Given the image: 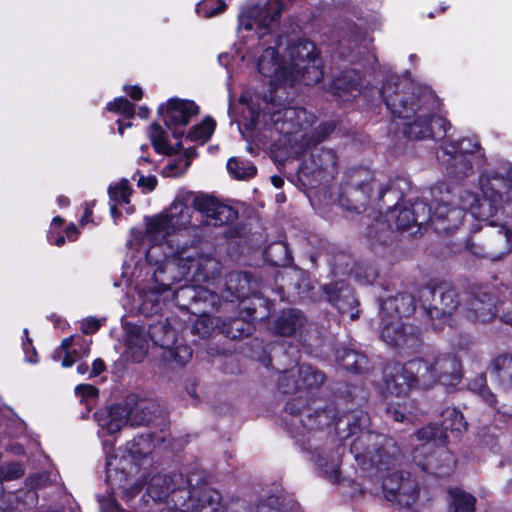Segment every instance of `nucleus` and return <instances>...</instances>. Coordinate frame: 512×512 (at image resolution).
Returning a JSON list of instances; mask_svg holds the SVG:
<instances>
[{"label":"nucleus","instance_id":"dca6fc26","mask_svg":"<svg viewBox=\"0 0 512 512\" xmlns=\"http://www.w3.org/2000/svg\"><path fill=\"white\" fill-rule=\"evenodd\" d=\"M163 120L168 127L185 126L191 117L198 114L197 105L188 100L170 99L164 108H159Z\"/></svg>","mask_w":512,"mask_h":512},{"label":"nucleus","instance_id":"37998d69","mask_svg":"<svg viewBox=\"0 0 512 512\" xmlns=\"http://www.w3.org/2000/svg\"><path fill=\"white\" fill-rule=\"evenodd\" d=\"M215 122L213 119L207 118L202 123L193 127V129L188 133V138L191 141L200 142L201 144L205 143L211 137L212 133L215 129Z\"/></svg>","mask_w":512,"mask_h":512},{"label":"nucleus","instance_id":"58836bf2","mask_svg":"<svg viewBox=\"0 0 512 512\" xmlns=\"http://www.w3.org/2000/svg\"><path fill=\"white\" fill-rule=\"evenodd\" d=\"M494 369L500 384L505 388L512 387V356H499L494 361Z\"/></svg>","mask_w":512,"mask_h":512},{"label":"nucleus","instance_id":"5fc2aeb1","mask_svg":"<svg viewBox=\"0 0 512 512\" xmlns=\"http://www.w3.org/2000/svg\"><path fill=\"white\" fill-rule=\"evenodd\" d=\"M375 227L380 229V233L374 232V228L370 227L367 236L370 238H375L380 242H385L387 236L389 235V226L382 220H377L374 224Z\"/></svg>","mask_w":512,"mask_h":512},{"label":"nucleus","instance_id":"cd10ccee","mask_svg":"<svg viewBox=\"0 0 512 512\" xmlns=\"http://www.w3.org/2000/svg\"><path fill=\"white\" fill-rule=\"evenodd\" d=\"M418 210L425 212V203L422 201L415 202L411 208L400 209L396 217V225L398 229L407 230L413 225L423 226L426 224L425 215L422 217L418 214Z\"/></svg>","mask_w":512,"mask_h":512},{"label":"nucleus","instance_id":"338daca9","mask_svg":"<svg viewBox=\"0 0 512 512\" xmlns=\"http://www.w3.org/2000/svg\"><path fill=\"white\" fill-rule=\"evenodd\" d=\"M66 237L70 241H75L79 235V231L74 224H70L65 229Z\"/></svg>","mask_w":512,"mask_h":512},{"label":"nucleus","instance_id":"2eb2a0df","mask_svg":"<svg viewBox=\"0 0 512 512\" xmlns=\"http://www.w3.org/2000/svg\"><path fill=\"white\" fill-rule=\"evenodd\" d=\"M193 207L206 218L207 225L221 226L237 218V212L232 207L210 196L195 197Z\"/></svg>","mask_w":512,"mask_h":512},{"label":"nucleus","instance_id":"69168bd1","mask_svg":"<svg viewBox=\"0 0 512 512\" xmlns=\"http://www.w3.org/2000/svg\"><path fill=\"white\" fill-rule=\"evenodd\" d=\"M125 91L129 94V96L134 100H140L143 95V91L139 86H129L124 88Z\"/></svg>","mask_w":512,"mask_h":512},{"label":"nucleus","instance_id":"4be33fe9","mask_svg":"<svg viewBox=\"0 0 512 512\" xmlns=\"http://www.w3.org/2000/svg\"><path fill=\"white\" fill-rule=\"evenodd\" d=\"M191 497L192 488H175L172 485L162 502L163 507L160 506L157 509L160 512H188Z\"/></svg>","mask_w":512,"mask_h":512},{"label":"nucleus","instance_id":"72a5a7b5","mask_svg":"<svg viewBox=\"0 0 512 512\" xmlns=\"http://www.w3.org/2000/svg\"><path fill=\"white\" fill-rule=\"evenodd\" d=\"M194 156L195 151L193 149H187L184 154L169 159L163 168V175L166 177H178L183 175L190 166Z\"/></svg>","mask_w":512,"mask_h":512},{"label":"nucleus","instance_id":"0e129e2a","mask_svg":"<svg viewBox=\"0 0 512 512\" xmlns=\"http://www.w3.org/2000/svg\"><path fill=\"white\" fill-rule=\"evenodd\" d=\"M105 370V363L102 359L97 358L94 360L92 365V372L90 377L98 376L100 373H102Z\"/></svg>","mask_w":512,"mask_h":512},{"label":"nucleus","instance_id":"f3484780","mask_svg":"<svg viewBox=\"0 0 512 512\" xmlns=\"http://www.w3.org/2000/svg\"><path fill=\"white\" fill-rule=\"evenodd\" d=\"M91 340L70 336L62 340L60 347L53 354L55 361L61 360L64 368L71 367L77 360L88 356Z\"/></svg>","mask_w":512,"mask_h":512},{"label":"nucleus","instance_id":"f704fd0d","mask_svg":"<svg viewBox=\"0 0 512 512\" xmlns=\"http://www.w3.org/2000/svg\"><path fill=\"white\" fill-rule=\"evenodd\" d=\"M108 193L111 201L110 211L112 216H115L118 204L129 203L132 189L128 180L122 179L118 183L111 185L108 189Z\"/></svg>","mask_w":512,"mask_h":512},{"label":"nucleus","instance_id":"39448f33","mask_svg":"<svg viewBox=\"0 0 512 512\" xmlns=\"http://www.w3.org/2000/svg\"><path fill=\"white\" fill-rule=\"evenodd\" d=\"M481 189L482 198L465 191L460 196V207H448L446 203L438 204L433 216L435 229L444 233L456 230L462 224L466 210L474 218L483 221L495 216L499 209L510 211L511 217L506 224L512 226V178L481 179Z\"/></svg>","mask_w":512,"mask_h":512},{"label":"nucleus","instance_id":"2f4dec72","mask_svg":"<svg viewBox=\"0 0 512 512\" xmlns=\"http://www.w3.org/2000/svg\"><path fill=\"white\" fill-rule=\"evenodd\" d=\"M292 509V501L282 494H277L261 498L256 512H292Z\"/></svg>","mask_w":512,"mask_h":512},{"label":"nucleus","instance_id":"052dcab7","mask_svg":"<svg viewBox=\"0 0 512 512\" xmlns=\"http://www.w3.org/2000/svg\"><path fill=\"white\" fill-rule=\"evenodd\" d=\"M99 503L102 512H119V507L112 498L102 499Z\"/></svg>","mask_w":512,"mask_h":512},{"label":"nucleus","instance_id":"9b49d317","mask_svg":"<svg viewBox=\"0 0 512 512\" xmlns=\"http://www.w3.org/2000/svg\"><path fill=\"white\" fill-rule=\"evenodd\" d=\"M382 339L391 346L408 349L416 348L419 345V333L414 331L412 326H405L402 319L394 317L393 314L380 312Z\"/></svg>","mask_w":512,"mask_h":512},{"label":"nucleus","instance_id":"c85d7f7f","mask_svg":"<svg viewBox=\"0 0 512 512\" xmlns=\"http://www.w3.org/2000/svg\"><path fill=\"white\" fill-rule=\"evenodd\" d=\"M431 194H432V197H433V202L432 204L430 205L429 208H427V205L425 204V212H423L422 210H418V214L422 217L423 215H425V218H426V224L430 223V225L432 226V228L437 232L439 233L434 225H433V216H434V210H435V207L438 205V204H442V203H446L448 205V207H452V196H451V192L446 189L444 187V185H439V186H435L432 188L431 190Z\"/></svg>","mask_w":512,"mask_h":512},{"label":"nucleus","instance_id":"3c124183","mask_svg":"<svg viewBox=\"0 0 512 512\" xmlns=\"http://www.w3.org/2000/svg\"><path fill=\"white\" fill-rule=\"evenodd\" d=\"M445 148H449L454 154L462 153L468 157V154L476 151L478 145L477 143L472 142L470 139H462L457 144H449L445 146Z\"/></svg>","mask_w":512,"mask_h":512},{"label":"nucleus","instance_id":"a19ab883","mask_svg":"<svg viewBox=\"0 0 512 512\" xmlns=\"http://www.w3.org/2000/svg\"><path fill=\"white\" fill-rule=\"evenodd\" d=\"M466 427L464 417L455 408H447L443 411L442 431H462Z\"/></svg>","mask_w":512,"mask_h":512},{"label":"nucleus","instance_id":"f8f14e48","mask_svg":"<svg viewBox=\"0 0 512 512\" xmlns=\"http://www.w3.org/2000/svg\"><path fill=\"white\" fill-rule=\"evenodd\" d=\"M324 381L321 372L310 365H300L281 374L278 386L283 393L289 394L297 390L318 387Z\"/></svg>","mask_w":512,"mask_h":512},{"label":"nucleus","instance_id":"a18cd8bd","mask_svg":"<svg viewBox=\"0 0 512 512\" xmlns=\"http://www.w3.org/2000/svg\"><path fill=\"white\" fill-rule=\"evenodd\" d=\"M226 9V4L221 0H203L198 3L196 12L205 18H211Z\"/></svg>","mask_w":512,"mask_h":512},{"label":"nucleus","instance_id":"4468645a","mask_svg":"<svg viewBox=\"0 0 512 512\" xmlns=\"http://www.w3.org/2000/svg\"><path fill=\"white\" fill-rule=\"evenodd\" d=\"M286 410L291 415L288 423L294 437L303 436L306 431L327 426L332 421L330 410L318 411L314 416L308 408L303 411H296L293 403H288Z\"/></svg>","mask_w":512,"mask_h":512},{"label":"nucleus","instance_id":"7c9ffc66","mask_svg":"<svg viewBox=\"0 0 512 512\" xmlns=\"http://www.w3.org/2000/svg\"><path fill=\"white\" fill-rule=\"evenodd\" d=\"M336 359L344 369L354 372H362L367 366V358L354 350L345 348L338 350Z\"/></svg>","mask_w":512,"mask_h":512},{"label":"nucleus","instance_id":"412c9836","mask_svg":"<svg viewBox=\"0 0 512 512\" xmlns=\"http://www.w3.org/2000/svg\"><path fill=\"white\" fill-rule=\"evenodd\" d=\"M324 298L334 305L340 313H346L354 308L357 303L349 287L339 281L322 287Z\"/></svg>","mask_w":512,"mask_h":512},{"label":"nucleus","instance_id":"423d86ee","mask_svg":"<svg viewBox=\"0 0 512 512\" xmlns=\"http://www.w3.org/2000/svg\"><path fill=\"white\" fill-rule=\"evenodd\" d=\"M462 378L460 361L451 354H439L426 360L408 361L392 375H386L385 388L391 395H406L414 386L429 387L437 382L456 386Z\"/></svg>","mask_w":512,"mask_h":512},{"label":"nucleus","instance_id":"680f3d73","mask_svg":"<svg viewBox=\"0 0 512 512\" xmlns=\"http://www.w3.org/2000/svg\"><path fill=\"white\" fill-rule=\"evenodd\" d=\"M174 297L178 300L179 298L187 295L191 299H195V291L193 288L189 287L186 284L181 285L179 288L174 290Z\"/></svg>","mask_w":512,"mask_h":512},{"label":"nucleus","instance_id":"864d4df0","mask_svg":"<svg viewBox=\"0 0 512 512\" xmlns=\"http://www.w3.org/2000/svg\"><path fill=\"white\" fill-rule=\"evenodd\" d=\"M347 76H343V77H338L336 78L334 81H333V86L334 88L337 90V91H348L351 95L353 96H356V94H354L353 92L356 91V92H359V89H358V83L355 82L354 80L352 81H349V82H346L345 81V78Z\"/></svg>","mask_w":512,"mask_h":512},{"label":"nucleus","instance_id":"a878e982","mask_svg":"<svg viewBox=\"0 0 512 512\" xmlns=\"http://www.w3.org/2000/svg\"><path fill=\"white\" fill-rule=\"evenodd\" d=\"M443 153V162L446 163L448 174L455 178H461L472 172V163L466 155L462 153L454 154L449 148H444Z\"/></svg>","mask_w":512,"mask_h":512},{"label":"nucleus","instance_id":"e433bc0d","mask_svg":"<svg viewBox=\"0 0 512 512\" xmlns=\"http://www.w3.org/2000/svg\"><path fill=\"white\" fill-rule=\"evenodd\" d=\"M312 161L314 165L312 171L322 170L330 175H333L335 172L337 156L331 149L319 150L317 154L312 155Z\"/></svg>","mask_w":512,"mask_h":512},{"label":"nucleus","instance_id":"79ce46f5","mask_svg":"<svg viewBox=\"0 0 512 512\" xmlns=\"http://www.w3.org/2000/svg\"><path fill=\"white\" fill-rule=\"evenodd\" d=\"M469 389L478 394L487 404L495 407L497 402L496 396L488 389L486 378L480 374L469 382Z\"/></svg>","mask_w":512,"mask_h":512},{"label":"nucleus","instance_id":"c03bdc74","mask_svg":"<svg viewBox=\"0 0 512 512\" xmlns=\"http://www.w3.org/2000/svg\"><path fill=\"white\" fill-rule=\"evenodd\" d=\"M253 330L254 327L251 322H247L239 318L232 320L224 327V333L232 339L248 336L253 332Z\"/></svg>","mask_w":512,"mask_h":512},{"label":"nucleus","instance_id":"1a4fd4ad","mask_svg":"<svg viewBox=\"0 0 512 512\" xmlns=\"http://www.w3.org/2000/svg\"><path fill=\"white\" fill-rule=\"evenodd\" d=\"M113 446L114 442L103 441L106 453V479L112 486H117L122 492L127 493L128 497H132L140 490V486L136 483L129 489L128 484L140 467L148 463V455L154 448L151 436H141L128 442L120 450V455L110 454Z\"/></svg>","mask_w":512,"mask_h":512},{"label":"nucleus","instance_id":"4d7b16f0","mask_svg":"<svg viewBox=\"0 0 512 512\" xmlns=\"http://www.w3.org/2000/svg\"><path fill=\"white\" fill-rule=\"evenodd\" d=\"M133 179L137 181V185L139 187L145 188L147 191L154 190L157 184V179L155 176H144L138 172L135 173Z\"/></svg>","mask_w":512,"mask_h":512},{"label":"nucleus","instance_id":"e2e57ef3","mask_svg":"<svg viewBox=\"0 0 512 512\" xmlns=\"http://www.w3.org/2000/svg\"><path fill=\"white\" fill-rule=\"evenodd\" d=\"M48 239L51 244H54L56 246H62L65 243V236L60 235L59 233H56L55 230H51L48 236Z\"/></svg>","mask_w":512,"mask_h":512},{"label":"nucleus","instance_id":"bf43d9fd","mask_svg":"<svg viewBox=\"0 0 512 512\" xmlns=\"http://www.w3.org/2000/svg\"><path fill=\"white\" fill-rule=\"evenodd\" d=\"M23 349L26 353V361L29 363H36V350L31 347V339L27 336L26 341L23 342Z\"/></svg>","mask_w":512,"mask_h":512},{"label":"nucleus","instance_id":"bb28decb","mask_svg":"<svg viewBox=\"0 0 512 512\" xmlns=\"http://www.w3.org/2000/svg\"><path fill=\"white\" fill-rule=\"evenodd\" d=\"M304 322V316L300 311L289 309L283 311L277 319L275 330L280 335L292 336L303 327Z\"/></svg>","mask_w":512,"mask_h":512},{"label":"nucleus","instance_id":"774afa93","mask_svg":"<svg viewBox=\"0 0 512 512\" xmlns=\"http://www.w3.org/2000/svg\"><path fill=\"white\" fill-rule=\"evenodd\" d=\"M388 412L394 417L396 421L403 422L405 420H409V417L404 412L396 408L390 407Z\"/></svg>","mask_w":512,"mask_h":512},{"label":"nucleus","instance_id":"ddd939ff","mask_svg":"<svg viewBox=\"0 0 512 512\" xmlns=\"http://www.w3.org/2000/svg\"><path fill=\"white\" fill-rule=\"evenodd\" d=\"M94 420L98 426V435H115L119 433L123 427L129 424V411L125 403H115L105 406L97 410Z\"/></svg>","mask_w":512,"mask_h":512},{"label":"nucleus","instance_id":"b1692460","mask_svg":"<svg viewBox=\"0 0 512 512\" xmlns=\"http://www.w3.org/2000/svg\"><path fill=\"white\" fill-rule=\"evenodd\" d=\"M415 308L414 297L407 293H401L395 297H390L384 300L381 304L380 310L383 315H385V313H389L393 314L394 317L403 319V317L411 315Z\"/></svg>","mask_w":512,"mask_h":512},{"label":"nucleus","instance_id":"f03ea898","mask_svg":"<svg viewBox=\"0 0 512 512\" xmlns=\"http://www.w3.org/2000/svg\"><path fill=\"white\" fill-rule=\"evenodd\" d=\"M369 416L363 411H354L341 417L336 423L340 431L342 425L348 427L353 439L350 451L357 465L368 473L383 474L382 488L384 496L391 502L411 507L420 495V485L410 473L394 471L400 463L399 449L395 442L383 434L366 430Z\"/></svg>","mask_w":512,"mask_h":512},{"label":"nucleus","instance_id":"ea45409f","mask_svg":"<svg viewBox=\"0 0 512 512\" xmlns=\"http://www.w3.org/2000/svg\"><path fill=\"white\" fill-rule=\"evenodd\" d=\"M128 348L132 353L133 360L141 362L148 351V340L141 333L131 332L128 336Z\"/></svg>","mask_w":512,"mask_h":512},{"label":"nucleus","instance_id":"20e7f679","mask_svg":"<svg viewBox=\"0 0 512 512\" xmlns=\"http://www.w3.org/2000/svg\"><path fill=\"white\" fill-rule=\"evenodd\" d=\"M380 93L392 116L404 121L408 138H437L446 134L449 123L434 113L438 101L429 90L407 78L391 76Z\"/></svg>","mask_w":512,"mask_h":512},{"label":"nucleus","instance_id":"aec40b11","mask_svg":"<svg viewBox=\"0 0 512 512\" xmlns=\"http://www.w3.org/2000/svg\"><path fill=\"white\" fill-rule=\"evenodd\" d=\"M129 411V425L143 426L152 422L160 414L159 404L150 399H140L136 402L126 401Z\"/></svg>","mask_w":512,"mask_h":512},{"label":"nucleus","instance_id":"13d9d810","mask_svg":"<svg viewBox=\"0 0 512 512\" xmlns=\"http://www.w3.org/2000/svg\"><path fill=\"white\" fill-rule=\"evenodd\" d=\"M100 328L99 320L95 318L85 319L81 324V330L84 334H93Z\"/></svg>","mask_w":512,"mask_h":512},{"label":"nucleus","instance_id":"4c0bfd02","mask_svg":"<svg viewBox=\"0 0 512 512\" xmlns=\"http://www.w3.org/2000/svg\"><path fill=\"white\" fill-rule=\"evenodd\" d=\"M228 172L238 180H245L256 175L257 169L253 163L249 161L238 160L232 157L227 162Z\"/></svg>","mask_w":512,"mask_h":512},{"label":"nucleus","instance_id":"8fccbe9b","mask_svg":"<svg viewBox=\"0 0 512 512\" xmlns=\"http://www.w3.org/2000/svg\"><path fill=\"white\" fill-rule=\"evenodd\" d=\"M75 393L81 398V401L86 402L88 406L91 401L98 397V389L90 384H80L75 388Z\"/></svg>","mask_w":512,"mask_h":512},{"label":"nucleus","instance_id":"603ef678","mask_svg":"<svg viewBox=\"0 0 512 512\" xmlns=\"http://www.w3.org/2000/svg\"><path fill=\"white\" fill-rule=\"evenodd\" d=\"M215 323L217 324L218 321L214 318L201 317L195 322L194 329L202 337H208L211 335Z\"/></svg>","mask_w":512,"mask_h":512},{"label":"nucleus","instance_id":"f257e3e1","mask_svg":"<svg viewBox=\"0 0 512 512\" xmlns=\"http://www.w3.org/2000/svg\"><path fill=\"white\" fill-rule=\"evenodd\" d=\"M282 9L281 0H267L263 5L244 7L239 13V29H255L260 40L254 52L257 71L272 87L317 84L323 71L314 43L305 38L271 35Z\"/></svg>","mask_w":512,"mask_h":512},{"label":"nucleus","instance_id":"49530a36","mask_svg":"<svg viewBox=\"0 0 512 512\" xmlns=\"http://www.w3.org/2000/svg\"><path fill=\"white\" fill-rule=\"evenodd\" d=\"M149 137L154 149L158 153H168L169 145L166 139V132L158 124H152L149 131Z\"/></svg>","mask_w":512,"mask_h":512},{"label":"nucleus","instance_id":"de8ad7c7","mask_svg":"<svg viewBox=\"0 0 512 512\" xmlns=\"http://www.w3.org/2000/svg\"><path fill=\"white\" fill-rule=\"evenodd\" d=\"M107 109L109 111L121 114L126 118L133 117L135 113L134 105L124 97L116 98L114 101L108 103Z\"/></svg>","mask_w":512,"mask_h":512},{"label":"nucleus","instance_id":"09e8293b","mask_svg":"<svg viewBox=\"0 0 512 512\" xmlns=\"http://www.w3.org/2000/svg\"><path fill=\"white\" fill-rule=\"evenodd\" d=\"M442 429L434 426H427L419 430L416 434L418 440L426 441L424 445H422L421 452H427L430 450L429 440H434L436 438H440L442 436Z\"/></svg>","mask_w":512,"mask_h":512},{"label":"nucleus","instance_id":"7ed1b4c3","mask_svg":"<svg viewBox=\"0 0 512 512\" xmlns=\"http://www.w3.org/2000/svg\"><path fill=\"white\" fill-rule=\"evenodd\" d=\"M244 105L242 115L248 121L247 126L258 133L259 141H271L286 149L287 153L300 157L311 146L324 140L333 130L334 125L326 122L320 124L313 133L307 129L315 122L314 114L304 108L283 107L263 100V111H259L254 100L244 94L240 97Z\"/></svg>","mask_w":512,"mask_h":512},{"label":"nucleus","instance_id":"473e14b6","mask_svg":"<svg viewBox=\"0 0 512 512\" xmlns=\"http://www.w3.org/2000/svg\"><path fill=\"white\" fill-rule=\"evenodd\" d=\"M450 506L449 512H474L476 499L460 488L449 490Z\"/></svg>","mask_w":512,"mask_h":512},{"label":"nucleus","instance_id":"a211bd4d","mask_svg":"<svg viewBox=\"0 0 512 512\" xmlns=\"http://www.w3.org/2000/svg\"><path fill=\"white\" fill-rule=\"evenodd\" d=\"M187 485L192 488L190 509L188 512H217L221 504V495L208 485L195 487L193 479H187Z\"/></svg>","mask_w":512,"mask_h":512},{"label":"nucleus","instance_id":"6ab92c4d","mask_svg":"<svg viewBox=\"0 0 512 512\" xmlns=\"http://www.w3.org/2000/svg\"><path fill=\"white\" fill-rule=\"evenodd\" d=\"M414 459L423 471L439 477L449 475L455 465L453 454L444 447L433 451L423 460L418 459L417 455L414 456Z\"/></svg>","mask_w":512,"mask_h":512},{"label":"nucleus","instance_id":"0eeeda50","mask_svg":"<svg viewBox=\"0 0 512 512\" xmlns=\"http://www.w3.org/2000/svg\"><path fill=\"white\" fill-rule=\"evenodd\" d=\"M193 208L182 197H177L163 212L145 217V235L139 230L132 229V239L128 244L136 246L141 244V239H147L152 246L146 251V259L150 264L159 268L176 248L171 244L170 238L179 231L186 229L191 224Z\"/></svg>","mask_w":512,"mask_h":512},{"label":"nucleus","instance_id":"6e6d98bb","mask_svg":"<svg viewBox=\"0 0 512 512\" xmlns=\"http://www.w3.org/2000/svg\"><path fill=\"white\" fill-rule=\"evenodd\" d=\"M173 356L177 364L184 365L190 360L192 351L188 346H177L173 352Z\"/></svg>","mask_w":512,"mask_h":512},{"label":"nucleus","instance_id":"c756f323","mask_svg":"<svg viewBox=\"0 0 512 512\" xmlns=\"http://www.w3.org/2000/svg\"><path fill=\"white\" fill-rule=\"evenodd\" d=\"M171 486L172 479L169 476L154 475L147 485V493L153 502L160 507Z\"/></svg>","mask_w":512,"mask_h":512},{"label":"nucleus","instance_id":"9d476101","mask_svg":"<svg viewBox=\"0 0 512 512\" xmlns=\"http://www.w3.org/2000/svg\"><path fill=\"white\" fill-rule=\"evenodd\" d=\"M418 296L435 329L442 328L459 305L456 291L448 286H426L419 290Z\"/></svg>","mask_w":512,"mask_h":512},{"label":"nucleus","instance_id":"5701e85b","mask_svg":"<svg viewBox=\"0 0 512 512\" xmlns=\"http://www.w3.org/2000/svg\"><path fill=\"white\" fill-rule=\"evenodd\" d=\"M496 309L491 297L482 292L469 300L468 318L481 323L489 322L494 318Z\"/></svg>","mask_w":512,"mask_h":512},{"label":"nucleus","instance_id":"c9c22d12","mask_svg":"<svg viewBox=\"0 0 512 512\" xmlns=\"http://www.w3.org/2000/svg\"><path fill=\"white\" fill-rule=\"evenodd\" d=\"M313 459L316 465L326 474L336 475L339 467V456L326 450L315 449Z\"/></svg>","mask_w":512,"mask_h":512},{"label":"nucleus","instance_id":"393cba45","mask_svg":"<svg viewBox=\"0 0 512 512\" xmlns=\"http://www.w3.org/2000/svg\"><path fill=\"white\" fill-rule=\"evenodd\" d=\"M511 251L512 228L503 225L493 234L487 254L492 260H499L508 255Z\"/></svg>","mask_w":512,"mask_h":512},{"label":"nucleus","instance_id":"6e6552de","mask_svg":"<svg viewBox=\"0 0 512 512\" xmlns=\"http://www.w3.org/2000/svg\"><path fill=\"white\" fill-rule=\"evenodd\" d=\"M220 263L207 255H200L195 247L183 246L171 252L168 259L154 271V292L162 294L182 280L194 283L206 282L220 272Z\"/></svg>","mask_w":512,"mask_h":512}]
</instances>
